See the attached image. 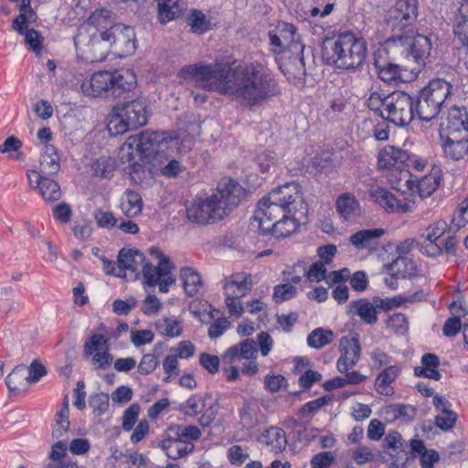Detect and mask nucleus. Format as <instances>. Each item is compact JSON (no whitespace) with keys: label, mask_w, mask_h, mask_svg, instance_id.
Segmentation results:
<instances>
[{"label":"nucleus","mask_w":468,"mask_h":468,"mask_svg":"<svg viewBox=\"0 0 468 468\" xmlns=\"http://www.w3.org/2000/svg\"><path fill=\"white\" fill-rule=\"evenodd\" d=\"M182 81L232 97L245 107L260 106L278 93L274 80L261 66L230 68L229 65H187Z\"/></svg>","instance_id":"obj_1"},{"label":"nucleus","mask_w":468,"mask_h":468,"mask_svg":"<svg viewBox=\"0 0 468 468\" xmlns=\"http://www.w3.org/2000/svg\"><path fill=\"white\" fill-rule=\"evenodd\" d=\"M245 194V189L238 182L223 178L210 196L196 199L186 207V218L199 225L214 223L238 207Z\"/></svg>","instance_id":"obj_2"},{"label":"nucleus","mask_w":468,"mask_h":468,"mask_svg":"<svg viewBox=\"0 0 468 468\" xmlns=\"http://www.w3.org/2000/svg\"><path fill=\"white\" fill-rule=\"evenodd\" d=\"M323 58L327 64L338 69H354L364 62L367 56V44L352 34L340 35L327 39L323 46Z\"/></svg>","instance_id":"obj_3"},{"label":"nucleus","mask_w":468,"mask_h":468,"mask_svg":"<svg viewBox=\"0 0 468 468\" xmlns=\"http://www.w3.org/2000/svg\"><path fill=\"white\" fill-rule=\"evenodd\" d=\"M88 47L91 61L104 59L111 48L118 56L126 57L136 49L135 33L131 27L116 24L101 32L99 37H93Z\"/></svg>","instance_id":"obj_4"},{"label":"nucleus","mask_w":468,"mask_h":468,"mask_svg":"<svg viewBox=\"0 0 468 468\" xmlns=\"http://www.w3.org/2000/svg\"><path fill=\"white\" fill-rule=\"evenodd\" d=\"M387 50L410 61L413 69L418 68L419 74L429 58L431 42L428 37L420 34H398L387 40Z\"/></svg>","instance_id":"obj_5"},{"label":"nucleus","mask_w":468,"mask_h":468,"mask_svg":"<svg viewBox=\"0 0 468 468\" xmlns=\"http://www.w3.org/2000/svg\"><path fill=\"white\" fill-rule=\"evenodd\" d=\"M452 86L450 82L435 79L420 90L414 100L415 113L421 121L429 122L439 114L442 104L452 92Z\"/></svg>","instance_id":"obj_6"},{"label":"nucleus","mask_w":468,"mask_h":468,"mask_svg":"<svg viewBox=\"0 0 468 468\" xmlns=\"http://www.w3.org/2000/svg\"><path fill=\"white\" fill-rule=\"evenodd\" d=\"M147 104L144 98L131 101L119 102L113 108V114L110 121L109 129L112 127L116 133H124L129 130H135L147 122Z\"/></svg>","instance_id":"obj_7"},{"label":"nucleus","mask_w":468,"mask_h":468,"mask_svg":"<svg viewBox=\"0 0 468 468\" xmlns=\"http://www.w3.org/2000/svg\"><path fill=\"white\" fill-rule=\"evenodd\" d=\"M129 140L130 147L134 146L144 158L154 164L161 162L163 153L177 145L176 140L164 132L145 131Z\"/></svg>","instance_id":"obj_8"},{"label":"nucleus","mask_w":468,"mask_h":468,"mask_svg":"<svg viewBox=\"0 0 468 468\" xmlns=\"http://www.w3.org/2000/svg\"><path fill=\"white\" fill-rule=\"evenodd\" d=\"M252 287L250 274L237 272L225 278L223 282L225 304L231 316L240 317L243 314L244 306L239 299L246 296Z\"/></svg>","instance_id":"obj_9"},{"label":"nucleus","mask_w":468,"mask_h":468,"mask_svg":"<svg viewBox=\"0 0 468 468\" xmlns=\"http://www.w3.org/2000/svg\"><path fill=\"white\" fill-rule=\"evenodd\" d=\"M375 66L379 78L386 82L401 78V71L418 74V68L413 69L410 61H407L400 55L387 50V42L383 48H378L375 53Z\"/></svg>","instance_id":"obj_10"},{"label":"nucleus","mask_w":468,"mask_h":468,"mask_svg":"<svg viewBox=\"0 0 468 468\" xmlns=\"http://www.w3.org/2000/svg\"><path fill=\"white\" fill-rule=\"evenodd\" d=\"M385 119L397 126L410 124L415 115L414 99L404 91L387 95Z\"/></svg>","instance_id":"obj_11"},{"label":"nucleus","mask_w":468,"mask_h":468,"mask_svg":"<svg viewBox=\"0 0 468 468\" xmlns=\"http://www.w3.org/2000/svg\"><path fill=\"white\" fill-rule=\"evenodd\" d=\"M270 200L276 202L287 213L307 214V205L303 198L301 186L291 182L273 189L268 195Z\"/></svg>","instance_id":"obj_12"},{"label":"nucleus","mask_w":468,"mask_h":468,"mask_svg":"<svg viewBox=\"0 0 468 468\" xmlns=\"http://www.w3.org/2000/svg\"><path fill=\"white\" fill-rule=\"evenodd\" d=\"M418 0H397L388 11V27L392 31L400 32L413 25L418 16Z\"/></svg>","instance_id":"obj_13"},{"label":"nucleus","mask_w":468,"mask_h":468,"mask_svg":"<svg viewBox=\"0 0 468 468\" xmlns=\"http://www.w3.org/2000/svg\"><path fill=\"white\" fill-rule=\"evenodd\" d=\"M468 135V113L464 107H452L440 123V136Z\"/></svg>","instance_id":"obj_14"},{"label":"nucleus","mask_w":468,"mask_h":468,"mask_svg":"<svg viewBox=\"0 0 468 468\" xmlns=\"http://www.w3.org/2000/svg\"><path fill=\"white\" fill-rule=\"evenodd\" d=\"M284 213V210L276 202L270 200L269 196L260 200L254 213V220L258 222L261 234L266 235V231L272 229L273 223Z\"/></svg>","instance_id":"obj_15"},{"label":"nucleus","mask_w":468,"mask_h":468,"mask_svg":"<svg viewBox=\"0 0 468 468\" xmlns=\"http://www.w3.org/2000/svg\"><path fill=\"white\" fill-rule=\"evenodd\" d=\"M158 445L172 460H178L194 450L192 442H186L170 427L165 430L164 439L158 442Z\"/></svg>","instance_id":"obj_16"},{"label":"nucleus","mask_w":468,"mask_h":468,"mask_svg":"<svg viewBox=\"0 0 468 468\" xmlns=\"http://www.w3.org/2000/svg\"><path fill=\"white\" fill-rule=\"evenodd\" d=\"M340 357L337 359L336 367L339 372H346L359 360L361 346L356 336L342 337L339 343Z\"/></svg>","instance_id":"obj_17"},{"label":"nucleus","mask_w":468,"mask_h":468,"mask_svg":"<svg viewBox=\"0 0 468 468\" xmlns=\"http://www.w3.org/2000/svg\"><path fill=\"white\" fill-rule=\"evenodd\" d=\"M370 196L387 212L404 214L410 211L409 203L399 200L392 193L384 188L372 187Z\"/></svg>","instance_id":"obj_18"},{"label":"nucleus","mask_w":468,"mask_h":468,"mask_svg":"<svg viewBox=\"0 0 468 468\" xmlns=\"http://www.w3.org/2000/svg\"><path fill=\"white\" fill-rule=\"evenodd\" d=\"M146 262L145 256L138 250L122 249L118 254V277H124L125 271L136 272Z\"/></svg>","instance_id":"obj_19"},{"label":"nucleus","mask_w":468,"mask_h":468,"mask_svg":"<svg viewBox=\"0 0 468 468\" xmlns=\"http://www.w3.org/2000/svg\"><path fill=\"white\" fill-rule=\"evenodd\" d=\"M33 176L36 177V187L39 190L44 200L47 202H55L61 197L60 186L55 180L38 174L37 171L32 170L27 174L31 186L33 184Z\"/></svg>","instance_id":"obj_20"},{"label":"nucleus","mask_w":468,"mask_h":468,"mask_svg":"<svg viewBox=\"0 0 468 468\" xmlns=\"http://www.w3.org/2000/svg\"><path fill=\"white\" fill-rule=\"evenodd\" d=\"M158 19L162 24L183 18L188 5L186 0H157Z\"/></svg>","instance_id":"obj_21"},{"label":"nucleus","mask_w":468,"mask_h":468,"mask_svg":"<svg viewBox=\"0 0 468 468\" xmlns=\"http://www.w3.org/2000/svg\"><path fill=\"white\" fill-rule=\"evenodd\" d=\"M346 313L350 316H358L367 324H375L378 322L377 308L374 301L360 298L352 301L347 305Z\"/></svg>","instance_id":"obj_22"},{"label":"nucleus","mask_w":468,"mask_h":468,"mask_svg":"<svg viewBox=\"0 0 468 468\" xmlns=\"http://www.w3.org/2000/svg\"><path fill=\"white\" fill-rule=\"evenodd\" d=\"M112 83V73L109 71H100L94 73L88 80L81 83V90L89 96H99L102 91L111 90Z\"/></svg>","instance_id":"obj_23"},{"label":"nucleus","mask_w":468,"mask_h":468,"mask_svg":"<svg viewBox=\"0 0 468 468\" xmlns=\"http://www.w3.org/2000/svg\"><path fill=\"white\" fill-rule=\"evenodd\" d=\"M410 161V155L408 152L393 145H387L378 154V165L380 169H390Z\"/></svg>","instance_id":"obj_24"},{"label":"nucleus","mask_w":468,"mask_h":468,"mask_svg":"<svg viewBox=\"0 0 468 468\" xmlns=\"http://www.w3.org/2000/svg\"><path fill=\"white\" fill-rule=\"evenodd\" d=\"M446 156L453 160L463 159L468 154V135L441 136Z\"/></svg>","instance_id":"obj_25"},{"label":"nucleus","mask_w":468,"mask_h":468,"mask_svg":"<svg viewBox=\"0 0 468 468\" xmlns=\"http://www.w3.org/2000/svg\"><path fill=\"white\" fill-rule=\"evenodd\" d=\"M60 169V158L52 144H46L39 158L38 174L42 176H55Z\"/></svg>","instance_id":"obj_26"},{"label":"nucleus","mask_w":468,"mask_h":468,"mask_svg":"<svg viewBox=\"0 0 468 468\" xmlns=\"http://www.w3.org/2000/svg\"><path fill=\"white\" fill-rule=\"evenodd\" d=\"M301 217L298 213H284L273 223L272 229L266 231L276 238H283L293 233L299 226Z\"/></svg>","instance_id":"obj_27"},{"label":"nucleus","mask_w":468,"mask_h":468,"mask_svg":"<svg viewBox=\"0 0 468 468\" xmlns=\"http://www.w3.org/2000/svg\"><path fill=\"white\" fill-rule=\"evenodd\" d=\"M257 345L252 339L243 340L239 345L229 347L224 354L223 359H229V363L236 360L250 359L257 354Z\"/></svg>","instance_id":"obj_28"},{"label":"nucleus","mask_w":468,"mask_h":468,"mask_svg":"<svg viewBox=\"0 0 468 468\" xmlns=\"http://www.w3.org/2000/svg\"><path fill=\"white\" fill-rule=\"evenodd\" d=\"M290 48L295 55L290 57L288 61L285 62L284 67L286 71L294 78H302L306 74L303 58L304 46L299 43H292Z\"/></svg>","instance_id":"obj_29"},{"label":"nucleus","mask_w":468,"mask_h":468,"mask_svg":"<svg viewBox=\"0 0 468 468\" xmlns=\"http://www.w3.org/2000/svg\"><path fill=\"white\" fill-rule=\"evenodd\" d=\"M261 441L273 452H282L287 445V439L282 429L278 427H271L265 431L261 437Z\"/></svg>","instance_id":"obj_30"},{"label":"nucleus","mask_w":468,"mask_h":468,"mask_svg":"<svg viewBox=\"0 0 468 468\" xmlns=\"http://www.w3.org/2000/svg\"><path fill=\"white\" fill-rule=\"evenodd\" d=\"M174 268V265L171 263H166L165 260H163V264H158L157 266H154L153 264L146 261L142 268L145 283L148 286L156 285L161 278L166 277L168 274H170L171 270Z\"/></svg>","instance_id":"obj_31"},{"label":"nucleus","mask_w":468,"mask_h":468,"mask_svg":"<svg viewBox=\"0 0 468 468\" xmlns=\"http://www.w3.org/2000/svg\"><path fill=\"white\" fill-rule=\"evenodd\" d=\"M454 35L468 52V0H464L459 7L454 22Z\"/></svg>","instance_id":"obj_32"},{"label":"nucleus","mask_w":468,"mask_h":468,"mask_svg":"<svg viewBox=\"0 0 468 468\" xmlns=\"http://www.w3.org/2000/svg\"><path fill=\"white\" fill-rule=\"evenodd\" d=\"M336 209L342 218L346 220L354 219L360 214L358 201L348 193L342 194L336 200Z\"/></svg>","instance_id":"obj_33"},{"label":"nucleus","mask_w":468,"mask_h":468,"mask_svg":"<svg viewBox=\"0 0 468 468\" xmlns=\"http://www.w3.org/2000/svg\"><path fill=\"white\" fill-rule=\"evenodd\" d=\"M400 372V368L397 366H390L385 368L377 378L375 387L377 391L384 396L393 394V388L390 384L395 381Z\"/></svg>","instance_id":"obj_34"},{"label":"nucleus","mask_w":468,"mask_h":468,"mask_svg":"<svg viewBox=\"0 0 468 468\" xmlns=\"http://www.w3.org/2000/svg\"><path fill=\"white\" fill-rule=\"evenodd\" d=\"M422 367H415L414 373L418 377H425L434 380H440L441 374L438 371L440 359L435 354L428 353L422 356Z\"/></svg>","instance_id":"obj_35"},{"label":"nucleus","mask_w":468,"mask_h":468,"mask_svg":"<svg viewBox=\"0 0 468 468\" xmlns=\"http://www.w3.org/2000/svg\"><path fill=\"white\" fill-rule=\"evenodd\" d=\"M383 235V229H362L353 234L349 240L357 250H363L373 246L375 240Z\"/></svg>","instance_id":"obj_36"},{"label":"nucleus","mask_w":468,"mask_h":468,"mask_svg":"<svg viewBox=\"0 0 468 468\" xmlns=\"http://www.w3.org/2000/svg\"><path fill=\"white\" fill-rule=\"evenodd\" d=\"M183 18L194 34L201 35L210 28V21L207 19L206 16L200 10L187 8Z\"/></svg>","instance_id":"obj_37"},{"label":"nucleus","mask_w":468,"mask_h":468,"mask_svg":"<svg viewBox=\"0 0 468 468\" xmlns=\"http://www.w3.org/2000/svg\"><path fill=\"white\" fill-rule=\"evenodd\" d=\"M135 84V75L129 69L112 73L111 90L113 96H120L123 91L130 90Z\"/></svg>","instance_id":"obj_38"},{"label":"nucleus","mask_w":468,"mask_h":468,"mask_svg":"<svg viewBox=\"0 0 468 468\" xmlns=\"http://www.w3.org/2000/svg\"><path fill=\"white\" fill-rule=\"evenodd\" d=\"M185 292L188 296H194L202 288V280L198 272L191 267H183L180 271Z\"/></svg>","instance_id":"obj_39"},{"label":"nucleus","mask_w":468,"mask_h":468,"mask_svg":"<svg viewBox=\"0 0 468 468\" xmlns=\"http://www.w3.org/2000/svg\"><path fill=\"white\" fill-rule=\"evenodd\" d=\"M12 3H20V14L13 20L12 28L23 34V25L36 20V14L31 7V0H9Z\"/></svg>","instance_id":"obj_40"},{"label":"nucleus","mask_w":468,"mask_h":468,"mask_svg":"<svg viewBox=\"0 0 468 468\" xmlns=\"http://www.w3.org/2000/svg\"><path fill=\"white\" fill-rule=\"evenodd\" d=\"M29 381L27 369L23 366L16 367L5 378L6 386L10 391L25 390Z\"/></svg>","instance_id":"obj_41"},{"label":"nucleus","mask_w":468,"mask_h":468,"mask_svg":"<svg viewBox=\"0 0 468 468\" xmlns=\"http://www.w3.org/2000/svg\"><path fill=\"white\" fill-rule=\"evenodd\" d=\"M122 212L129 218L139 215L143 208V201L139 193L134 190H126L125 197L121 203Z\"/></svg>","instance_id":"obj_42"},{"label":"nucleus","mask_w":468,"mask_h":468,"mask_svg":"<svg viewBox=\"0 0 468 468\" xmlns=\"http://www.w3.org/2000/svg\"><path fill=\"white\" fill-rule=\"evenodd\" d=\"M115 168V161L109 156H101L90 164L92 175L100 178L112 177Z\"/></svg>","instance_id":"obj_43"},{"label":"nucleus","mask_w":468,"mask_h":468,"mask_svg":"<svg viewBox=\"0 0 468 468\" xmlns=\"http://www.w3.org/2000/svg\"><path fill=\"white\" fill-rule=\"evenodd\" d=\"M260 409L257 403L252 401H244L242 407L239 410L240 422L246 429L250 430L254 428L258 420V413Z\"/></svg>","instance_id":"obj_44"},{"label":"nucleus","mask_w":468,"mask_h":468,"mask_svg":"<svg viewBox=\"0 0 468 468\" xmlns=\"http://www.w3.org/2000/svg\"><path fill=\"white\" fill-rule=\"evenodd\" d=\"M334 339V333L332 330L324 329L322 327L313 330L307 337L308 346L320 349L330 344Z\"/></svg>","instance_id":"obj_45"},{"label":"nucleus","mask_w":468,"mask_h":468,"mask_svg":"<svg viewBox=\"0 0 468 468\" xmlns=\"http://www.w3.org/2000/svg\"><path fill=\"white\" fill-rule=\"evenodd\" d=\"M156 330L168 337L179 336L182 333L180 323L176 319L164 317L155 323Z\"/></svg>","instance_id":"obj_46"},{"label":"nucleus","mask_w":468,"mask_h":468,"mask_svg":"<svg viewBox=\"0 0 468 468\" xmlns=\"http://www.w3.org/2000/svg\"><path fill=\"white\" fill-rule=\"evenodd\" d=\"M205 408V399L203 396L194 395L186 402L180 404L179 410L185 415L195 417L203 411Z\"/></svg>","instance_id":"obj_47"},{"label":"nucleus","mask_w":468,"mask_h":468,"mask_svg":"<svg viewBox=\"0 0 468 468\" xmlns=\"http://www.w3.org/2000/svg\"><path fill=\"white\" fill-rule=\"evenodd\" d=\"M447 229L448 224L445 220H438L432 225H430L424 232L421 233L420 238L429 242L437 241L445 233Z\"/></svg>","instance_id":"obj_48"},{"label":"nucleus","mask_w":468,"mask_h":468,"mask_svg":"<svg viewBox=\"0 0 468 468\" xmlns=\"http://www.w3.org/2000/svg\"><path fill=\"white\" fill-rule=\"evenodd\" d=\"M68 410V403H66L64 409L56 414V426L52 431L53 437L60 438L68 431L69 427Z\"/></svg>","instance_id":"obj_49"},{"label":"nucleus","mask_w":468,"mask_h":468,"mask_svg":"<svg viewBox=\"0 0 468 468\" xmlns=\"http://www.w3.org/2000/svg\"><path fill=\"white\" fill-rule=\"evenodd\" d=\"M170 428L176 431L186 442H192V441H197L201 436V431L194 425H172Z\"/></svg>","instance_id":"obj_50"},{"label":"nucleus","mask_w":468,"mask_h":468,"mask_svg":"<svg viewBox=\"0 0 468 468\" xmlns=\"http://www.w3.org/2000/svg\"><path fill=\"white\" fill-rule=\"evenodd\" d=\"M27 22L23 25V36H25V42L29 46V48L37 54H39L42 48V37L40 34L35 29H27Z\"/></svg>","instance_id":"obj_51"},{"label":"nucleus","mask_w":468,"mask_h":468,"mask_svg":"<svg viewBox=\"0 0 468 468\" xmlns=\"http://www.w3.org/2000/svg\"><path fill=\"white\" fill-rule=\"evenodd\" d=\"M89 403L93 413L101 416L109 410V396L102 392L94 394L90 397Z\"/></svg>","instance_id":"obj_52"},{"label":"nucleus","mask_w":468,"mask_h":468,"mask_svg":"<svg viewBox=\"0 0 468 468\" xmlns=\"http://www.w3.org/2000/svg\"><path fill=\"white\" fill-rule=\"evenodd\" d=\"M387 325L398 335H404L409 330L408 318L400 313L391 315L387 321Z\"/></svg>","instance_id":"obj_53"},{"label":"nucleus","mask_w":468,"mask_h":468,"mask_svg":"<svg viewBox=\"0 0 468 468\" xmlns=\"http://www.w3.org/2000/svg\"><path fill=\"white\" fill-rule=\"evenodd\" d=\"M296 288L291 283L276 285L273 289V300L276 303L290 300L296 295Z\"/></svg>","instance_id":"obj_54"},{"label":"nucleus","mask_w":468,"mask_h":468,"mask_svg":"<svg viewBox=\"0 0 468 468\" xmlns=\"http://www.w3.org/2000/svg\"><path fill=\"white\" fill-rule=\"evenodd\" d=\"M438 179L433 176L422 177L417 185V189L421 197H430L438 187Z\"/></svg>","instance_id":"obj_55"},{"label":"nucleus","mask_w":468,"mask_h":468,"mask_svg":"<svg viewBox=\"0 0 468 468\" xmlns=\"http://www.w3.org/2000/svg\"><path fill=\"white\" fill-rule=\"evenodd\" d=\"M387 454L389 455L391 460V464L395 468L402 467L406 464L409 459V452L407 450V444L402 445L399 449H388L385 451Z\"/></svg>","instance_id":"obj_56"},{"label":"nucleus","mask_w":468,"mask_h":468,"mask_svg":"<svg viewBox=\"0 0 468 468\" xmlns=\"http://www.w3.org/2000/svg\"><path fill=\"white\" fill-rule=\"evenodd\" d=\"M387 96H382L378 92H373L367 99L368 108L375 112L378 116L385 119V108H386Z\"/></svg>","instance_id":"obj_57"},{"label":"nucleus","mask_w":468,"mask_h":468,"mask_svg":"<svg viewBox=\"0 0 468 468\" xmlns=\"http://www.w3.org/2000/svg\"><path fill=\"white\" fill-rule=\"evenodd\" d=\"M140 412V406L138 404H132L125 410L122 416V428L126 431H130L137 421Z\"/></svg>","instance_id":"obj_58"},{"label":"nucleus","mask_w":468,"mask_h":468,"mask_svg":"<svg viewBox=\"0 0 468 468\" xmlns=\"http://www.w3.org/2000/svg\"><path fill=\"white\" fill-rule=\"evenodd\" d=\"M107 339L102 335H93L84 345V353L91 356L94 352H99L103 346H106Z\"/></svg>","instance_id":"obj_59"},{"label":"nucleus","mask_w":468,"mask_h":468,"mask_svg":"<svg viewBox=\"0 0 468 468\" xmlns=\"http://www.w3.org/2000/svg\"><path fill=\"white\" fill-rule=\"evenodd\" d=\"M326 271L325 264L322 261H317L310 266L306 272V277L312 282H318L324 279L326 280Z\"/></svg>","instance_id":"obj_60"},{"label":"nucleus","mask_w":468,"mask_h":468,"mask_svg":"<svg viewBox=\"0 0 468 468\" xmlns=\"http://www.w3.org/2000/svg\"><path fill=\"white\" fill-rule=\"evenodd\" d=\"M442 415H438L435 417V424L441 430L449 431L451 430L456 423L457 415L452 410L441 413Z\"/></svg>","instance_id":"obj_61"},{"label":"nucleus","mask_w":468,"mask_h":468,"mask_svg":"<svg viewBox=\"0 0 468 468\" xmlns=\"http://www.w3.org/2000/svg\"><path fill=\"white\" fill-rule=\"evenodd\" d=\"M66 453L67 444L59 441L52 445L48 458L51 461L58 463L56 466L61 468L64 466V464L62 463V458L66 455Z\"/></svg>","instance_id":"obj_62"},{"label":"nucleus","mask_w":468,"mask_h":468,"mask_svg":"<svg viewBox=\"0 0 468 468\" xmlns=\"http://www.w3.org/2000/svg\"><path fill=\"white\" fill-rule=\"evenodd\" d=\"M157 365L158 360L154 354H145L138 365V371L141 374L148 375L156 368Z\"/></svg>","instance_id":"obj_63"},{"label":"nucleus","mask_w":468,"mask_h":468,"mask_svg":"<svg viewBox=\"0 0 468 468\" xmlns=\"http://www.w3.org/2000/svg\"><path fill=\"white\" fill-rule=\"evenodd\" d=\"M335 461L331 452H323L313 456L311 465L317 468H328Z\"/></svg>","instance_id":"obj_64"}]
</instances>
